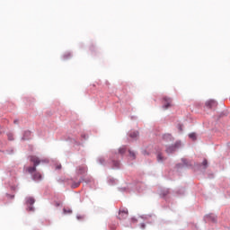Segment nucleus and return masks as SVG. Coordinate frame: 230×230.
<instances>
[{
  "label": "nucleus",
  "instance_id": "obj_1",
  "mask_svg": "<svg viewBox=\"0 0 230 230\" xmlns=\"http://www.w3.org/2000/svg\"><path fill=\"white\" fill-rule=\"evenodd\" d=\"M30 161L31 163H33L34 166L27 168V172H29V173H33V172H36L37 166H39L40 163H48V159L40 160V158L35 155L30 156Z\"/></svg>",
  "mask_w": 230,
  "mask_h": 230
},
{
  "label": "nucleus",
  "instance_id": "obj_2",
  "mask_svg": "<svg viewBox=\"0 0 230 230\" xmlns=\"http://www.w3.org/2000/svg\"><path fill=\"white\" fill-rule=\"evenodd\" d=\"M180 145H181V142H176L174 145L170 146L169 147H167L165 152L167 154H172V152H175V150H177V148H179Z\"/></svg>",
  "mask_w": 230,
  "mask_h": 230
},
{
  "label": "nucleus",
  "instance_id": "obj_3",
  "mask_svg": "<svg viewBox=\"0 0 230 230\" xmlns=\"http://www.w3.org/2000/svg\"><path fill=\"white\" fill-rule=\"evenodd\" d=\"M128 217V210L127 208H122L119 212V220H125Z\"/></svg>",
  "mask_w": 230,
  "mask_h": 230
},
{
  "label": "nucleus",
  "instance_id": "obj_4",
  "mask_svg": "<svg viewBox=\"0 0 230 230\" xmlns=\"http://www.w3.org/2000/svg\"><path fill=\"white\" fill-rule=\"evenodd\" d=\"M172 98H169V97H164V106L163 108L164 109H170V107H172Z\"/></svg>",
  "mask_w": 230,
  "mask_h": 230
},
{
  "label": "nucleus",
  "instance_id": "obj_5",
  "mask_svg": "<svg viewBox=\"0 0 230 230\" xmlns=\"http://www.w3.org/2000/svg\"><path fill=\"white\" fill-rule=\"evenodd\" d=\"M218 105V103L217 102V101L215 100H209L206 102V106L208 108V109H215L217 108Z\"/></svg>",
  "mask_w": 230,
  "mask_h": 230
},
{
  "label": "nucleus",
  "instance_id": "obj_6",
  "mask_svg": "<svg viewBox=\"0 0 230 230\" xmlns=\"http://www.w3.org/2000/svg\"><path fill=\"white\" fill-rule=\"evenodd\" d=\"M26 203L29 206H33L35 204V199H33L32 197H29L26 199Z\"/></svg>",
  "mask_w": 230,
  "mask_h": 230
},
{
  "label": "nucleus",
  "instance_id": "obj_7",
  "mask_svg": "<svg viewBox=\"0 0 230 230\" xmlns=\"http://www.w3.org/2000/svg\"><path fill=\"white\" fill-rule=\"evenodd\" d=\"M32 177L34 181H42V174H40V172L34 173Z\"/></svg>",
  "mask_w": 230,
  "mask_h": 230
},
{
  "label": "nucleus",
  "instance_id": "obj_8",
  "mask_svg": "<svg viewBox=\"0 0 230 230\" xmlns=\"http://www.w3.org/2000/svg\"><path fill=\"white\" fill-rule=\"evenodd\" d=\"M139 136V132L137 131H132L131 133H129V137H132V139H135V137H137Z\"/></svg>",
  "mask_w": 230,
  "mask_h": 230
},
{
  "label": "nucleus",
  "instance_id": "obj_9",
  "mask_svg": "<svg viewBox=\"0 0 230 230\" xmlns=\"http://www.w3.org/2000/svg\"><path fill=\"white\" fill-rule=\"evenodd\" d=\"M125 152H127V146H123L122 147H120L119 149V154H121V155H123V154H125Z\"/></svg>",
  "mask_w": 230,
  "mask_h": 230
},
{
  "label": "nucleus",
  "instance_id": "obj_10",
  "mask_svg": "<svg viewBox=\"0 0 230 230\" xmlns=\"http://www.w3.org/2000/svg\"><path fill=\"white\" fill-rule=\"evenodd\" d=\"M77 170H78V173L80 174L85 173V166H79Z\"/></svg>",
  "mask_w": 230,
  "mask_h": 230
},
{
  "label": "nucleus",
  "instance_id": "obj_11",
  "mask_svg": "<svg viewBox=\"0 0 230 230\" xmlns=\"http://www.w3.org/2000/svg\"><path fill=\"white\" fill-rule=\"evenodd\" d=\"M128 154H129L130 159L132 160L136 159V153H134V151L128 150Z\"/></svg>",
  "mask_w": 230,
  "mask_h": 230
},
{
  "label": "nucleus",
  "instance_id": "obj_12",
  "mask_svg": "<svg viewBox=\"0 0 230 230\" xmlns=\"http://www.w3.org/2000/svg\"><path fill=\"white\" fill-rule=\"evenodd\" d=\"M157 161L158 163H163V161H164L163 155H161L160 153L157 154Z\"/></svg>",
  "mask_w": 230,
  "mask_h": 230
},
{
  "label": "nucleus",
  "instance_id": "obj_13",
  "mask_svg": "<svg viewBox=\"0 0 230 230\" xmlns=\"http://www.w3.org/2000/svg\"><path fill=\"white\" fill-rule=\"evenodd\" d=\"M78 186H80V181L72 183L71 188L75 190V188H78Z\"/></svg>",
  "mask_w": 230,
  "mask_h": 230
},
{
  "label": "nucleus",
  "instance_id": "obj_14",
  "mask_svg": "<svg viewBox=\"0 0 230 230\" xmlns=\"http://www.w3.org/2000/svg\"><path fill=\"white\" fill-rule=\"evenodd\" d=\"M189 137H190V139L195 140V139H197V135H195V133H190V134L189 135Z\"/></svg>",
  "mask_w": 230,
  "mask_h": 230
},
{
  "label": "nucleus",
  "instance_id": "obj_15",
  "mask_svg": "<svg viewBox=\"0 0 230 230\" xmlns=\"http://www.w3.org/2000/svg\"><path fill=\"white\" fill-rule=\"evenodd\" d=\"M208 218L212 220V222H217V217H215V216H208Z\"/></svg>",
  "mask_w": 230,
  "mask_h": 230
},
{
  "label": "nucleus",
  "instance_id": "obj_16",
  "mask_svg": "<svg viewBox=\"0 0 230 230\" xmlns=\"http://www.w3.org/2000/svg\"><path fill=\"white\" fill-rule=\"evenodd\" d=\"M7 136H8L9 141H13V135H12V133H9Z\"/></svg>",
  "mask_w": 230,
  "mask_h": 230
},
{
  "label": "nucleus",
  "instance_id": "obj_17",
  "mask_svg": "<svg viewBox=\"0 0 230 230\" xmlns=\"http://www.w3.org/2000/svg\"><path fill=\"white\" fill-rule=\"evenodd\" d=\"M202 165L205 166V168H208V160L205 159V160L202 162Z\"/></svg>",
  "mask_w": 230,
  "mask_h": 230
},
{
  "label": "nucleus",
  "instance_id": "obj_18",
  "mask_svg": "<svg viewBox=\"0 0 230 230\" xmlns=\"http://www.w3.org/2000/svg\"><path fill=\"white\" fill-rule=\"evenodd\" d=\"M99 163L101 164H103L105 163V159L104 158H99Z\"/></svg>",
  "mask_w": 230,
  "mask_h": 230
},
{
  "label": "nucleus",
  "instance_id": "obj_19",
  "mask_svg": "<svg viewBox=\"0 0 230 230\" xmlns=\"http://www.w3.org/2000/svg\"><path fill=\"white\" fill-rule=\"evenodd\" d=\"M115 168H119V162H114Z\"/></svg>",
  "mask_w": 230,
  "mask_h": 230
},
{
  "label": "nucleus",
  "instance_id": "obj_20",
  "mask_svg": "<svg viewBox=\"0 0 230 230\" xmlns=\"http://www.w3.org/2000/svg\"><path fill=\"white\" fill-rule=\"evenodd\" d=\"M69 57H71V54H69V53L64 55V58H67Z\"/></svg>",
  "mask_w": 230,
  "mask_h": 230
},
{
  "label": "nucleus",
  "instance_id": "obj_21",
  "mask_svg": "<svg viewBox=\"0 0 230 230\" xmlns=\"http://www.w3.org/2000/svg\"><path fill=\"white\" fill-rule=\"evenodd\" d=\"M64 213H73V211L71 209H68V210L64 209Z\"/></svg>",
  "mask_w": 230,
  "mask_h": 230
},
{
  "label": "nucleus",
  "instance_id": "obj_22",
  "mask_svg": "<svg viewBox=\"0 0 230 230\" xmlns=\"http://www.w3.org/2000/svg\"><path fill=\"white\" fill-rule=\"evenodd\" d=\"M62 169V165L61 164H59V165H58L57 167H56V170H61Z\"/></svg>",
  "mask_w": 230,
  "mask_h": 230
},
{
  "label": "nucleus",
  "instance_id": "obj_23",
  "mask_svg": "<svg viewBox=\"0 0 230 230\" xmlns=\"http://www.w3.org/2000/svg\"><path fill=\"white\" fill-rule=\"evenodd\" d=\"M29 211H33V207H29Z\"/></svg>",
  "mask_w": 230,
  "mask_h": 230
},
{
  "label": "nucleus",
  "instance_id": "obj_24",
  "mask_svg": "<svg viewBox=\"0 0 230 230\" xmlns=\"http://www.w3.org/2000/svg\"><path fill=\"white\" fill-rule=\"evenodd\" d=\"M144 155H146V152L144 153Z\"/></svg>",
  "mask_w": 230,
  "mask_h": 230
},
{
  "label": "nucleus",
  "instance_id": "obj_25",
  "mask_svg": "<svg viewBox=\"0 0 230 230\" xmlns=\"http://www.w3.org/2000/svg\"><path fill=\"white\" fill-rule=\"evenodd\" d=\"M13 122H14V123H17V120H14Z\"/></svg>",
  "mask_w": 230,
  "mask_h": 230
}]
</instances>
